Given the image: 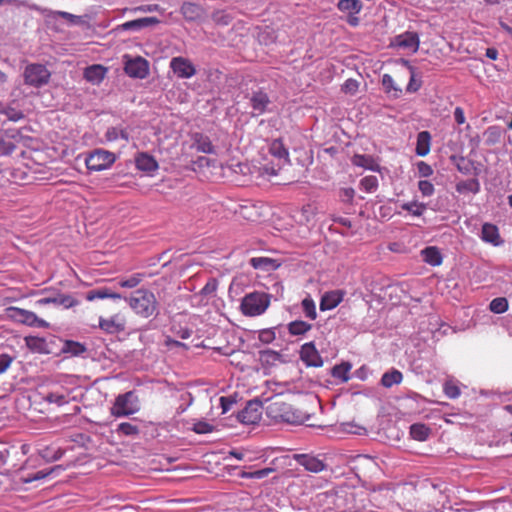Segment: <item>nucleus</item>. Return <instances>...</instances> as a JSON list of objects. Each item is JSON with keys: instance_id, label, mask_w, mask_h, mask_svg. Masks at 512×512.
Wrapping results in <instances>:
<instances>
[{"instance_id": "nucleus-27", "label": "nucleus", "mask_w": 512, "mask_h": 512, "mask_svg": "<svg viewBox=\"0 0 512 512\" xmlns=\"http://www.w3.org/2000/svg\"><path fill=\"white\" fill-rule=\"evenodd\" d=\"M342 301V295L338 291L325 293L320 301V310H332Z\"/></svg>"}, {"instance_id": "nucleus-53", "label": "nucleus", "mask_w": 512, "mask_h": 512, "mask_svg": "<svg viewBox=\"0 0 512 512\" xmlns=\"http://www.w3.org/2000/svg\"><path fill=\"white\" fill-rule=\"evenodd\" d=\"M192 430L197 434H207L213 432L214 427L206 421H198L194 423Z\"/></svg>"}, {"instance_id": "nucleus-60", "label": "nucleus", "mask_w": 512, "mask_h": 512, "mask_svg": "<svg viewBox=\"0 0 512 512\" xmlns=\"http://www.w3.org/2000/svg\"><path fill=\"white\" fill-rule=\"evenodd\" d=\"M279 357H280L279 353L272 351V350L262 351L260 354L261 360L265 361V362H274V361L278 360Z\"/></svg>"}, {"instance_id": "nucleus-34", "label": "nucleus", "mask_w": 512, "mask_h": 512, "mask_svg": "<svg viewBox=\"0 0 512 512\" xmlns=\"http://www.w3.org/2000/svg\"><path fill=\"white\" fill-rule=\"evenodd\" d=\"M431 429L422 423H415L410 426V435L414 440L425 441L428 439Z\"/></svg>"}, {"instance_id": "nucleus-11", "label": "nucleus", "mask_w": 512, "mask_h": 512, "mask_svg": "<svg viewBox=\"0 0 512 512\" xmlns=\"http://www.w3.org/2000/svg\"><path fill=\"white\" fill-rule=\"evenodd\" d=\"M170 68L177 77L182 79L191 78L196 74V68L193 63L188 58L181 56L171 59Z\"/></svg>"}, {"instance_id": "nucleus-31", "label": "nucleus", "mask_w": 512, "mask_h": 512, "mask_svg": "<svg viewBox=\"0 0 512 512\" xmlns=\"http://www.w3.org/2000/svg\"><path fill=\"white\" fill-rule=\"evenodd\" d=\"M403 380V374L397 369H391L385 372L381 378V385L385 388H391L393 385H398Z\"/></svg>"}, {"instance_id": "nucleus-47", "label": "nucleus", "mask_w": 512, "mask_h": 512, "mask_svg": "<svg viewBox=\"0 0 512 512\" xmlns=\"http://www.w3.org/2000/svg\"><path fill=\"white\" fill-rule=\"evenodd\" d=\"M117 432L125 436H136L139 434V428L129 422H122L118 425Z\"/></svg>"}, {"instance_id": "nucleus-32", "label": "nucleus", "mask_w": 512, "mask_h": 512, "mask_svg": "<svg viewBox=\"0 0 512 512\" xmlns=\"http://www.w3.org/2000/svg\"><path fill=\"white\" fill-rule=\"evenodd\" d=\"M269 153L282 162H286L289 155L288 150L280 139H275L271 142Z\"/></svg>"}, {"instance_id": "nucleus-1", "label": "nucleus", "mask_w": 512, "mask_h": 512, "mask_svg": "<svg viewBox=\"0 0 512 512\" xmlns=\"http://www.w3.org/2000/svg\"><path fill=\"white\" fill-rule=\"evenodd\" d=\"M129 307L139 317L147 319L158 314L159 303L148 289H138L126 299Z\"/></svg>"}, {"instance_id": "nucleus-5", "label": "nucleus", "mask_w": 512, "mask_h": 512, "mask_svg": "<svg viewBox=\"0 0 512 512\" xmlns=\"http://www.w3.org/2000/svg\"><path fill=\"white\" fill-rule=\"evenodd\" d=\"M116 161L113 152L104 149H95L85 157V164L90 171H102L110 168Z\"/></svg>"}, {"instance_id": "nucleus-58", "label": "nucleus", "mask_w": 512, "mask_h": 512, "mask_svg": "<svg viewBox=\"0 0 512 512\" xmlns=\"http://www.w3.org/2000/svg\"><path fill=\"white\" fill-rule=\"evenodd\" d=\"M16 149V146L14 143L10 141H6L2 137H0V154L1 155H10L12 154Z\"/></svg>"}, {"instance_id": "nucleus-26", "label": "nucleus", "mask_w": 512, "mask_h": 512, "mask_svg": "<svg viewBox=\"0 0 512 512\" xmlns=\"http://www.w3.org/2000/svg\"><path fill=\"white\" fill-rule=\"evenodd\" d=\"M27 347L35 353L48 354L50 352L48 342L45 338L29 336L25 338Z\"/></svg>"}, {"instance_id": "nucleus-9", "label": "nucleus", "mask_w": 512, "mask_h": 512, "mask_svg": "<svg viewBox=\"0 0 512 512\" xmlns=\"http://www.w3.org/2000/svg\"><path fill=\"white\" fill-rule=\"evenodd\" d=\"M337 8L339 11L347 14L346 22L350 26L356 27L359 25L360 20L357 15L363 8L361 0H339Z\"/></svg>"}, {"instance_id": "nucleus-49", "label": "nucleus", "mask_w": 512, "mask_h": 512, "mask_svg": "<svg viewBox=\"0 0 512 512\" xmlns=\"http://www.w3.org/2000/svg\"><path fill=\"white\" fill-rule=\"evenodd\" d=\"M361 187L366 192H373L378 187V180L375 176H366L360 181Z\"/></svg>"}, {"instance_id": "nucleus-21", "label": "nucleus", "mask_w": 512, "mask_h": 512, "mask_svg": "<svg viewBox=\"0 0 512 512\" xmlns=\"http://www.w3.org/2000/svg\"><path fill=\"white\" fill-rule=\"evenodd\" d=\"M43 399L49 404H54V405L60 407L64 404L69 403L70 393L63 388H60L55 391H50V392L46 393L43 396Z\"/></svg>"}, {"instance_id": "nucleus-13", "label": "nucleus", "mask_w": 512, "mask_h": 512, "mask_svg": "<svg viewBox=\"0 0 512 512\" xmlns=\"http://www.w3.org/2000/svg\"><path fill=\"white\" fill-rule=\"evenodd\" d=\"M243 424H256L261 419V407L257 403L249 402L237 415Z\"/></svg>"}, {"instance_id": "nucleus-33", "label": "nucleus", "mask_w": 512, "mask_h": 512, "mask_svg": "<svg viewBox=\"0 0 512 512\" xmlns=\"http://www.w3.org/2000/svg\"><path fill=\"white\" fill-rule=\"evenodd\" d=\"M400 207L414 217H421L427 210V205L417 200L404 202Z\"/></svg>"}, {"instance_id": "nucleus-23", "label": "nucleus", "mask_w": 512, "mask_h": 512, "mask_svg": "<svg viewBox=\"0 0 512 512\" xmlns=\"http://www.w3.org/2000/svg\"><path fill=\"white\" fill-rule=\"evenodd\" d=\"M193 147L201 153L214 154L215 147L212 144L210 138L201 133H195L193 136Z\"/></svg>"}, {"instance_id": "nucleus-12", "label": "nucleus", "mask_w": 512, "mask_h": 512, "mask_svg": "<svg viewBox=\"0 0 512 512\" xmlns=\"http://www.w3.org/2000/svg\"><path fill=\"white\" fill-rule=\"evenodd\" d=\"M300 358L307 366L320 367L323 365V360L314 342H308L301 346Z\"/></svg>"}, {"instance_id": "nucleus-44", "label": "nucleus", "mask_w": 512, "mask_h": 512, "mask_svg": "<svg viewBox=\"0 0 512 512\" xmlns=\"http://www.w3.org/2000/svg\"><path fill=\"white\" fill-rule=\"evenodd\" d=\"M250 265L255 269H267L274 266V260L268 257H253Z\"/></svg>"}, {"instance_id": "nucleus-48", "label": "nucleus", "mask_w": 512, "mask_h": 512, "mask_svg": "<svg viewBox=\"0 0 512 512\" xmlns=\"http://www.w3.org/2000/svg\"><path fill=\"white\" fill-rule=\"evenodd\" d=\"M404 63L407 65L409 73H410V80H409V83H408L406 89H407L408 92L414 93V92H416V91H418L420 89L421 83L417 82L415 80L414 67L409 65L408 61H404Z\"/></svg>"}, {"instance_id": "nucleus-30", "label": "nucleus", "mask_w": 512, "mask_h": 512, "mask_svg": "<svg viewBox=\"0 0 512 512\" xmlns=\"http://www.w3.org/2000/svg\"><path fill=\"white\" fill-rule=\"evenodd\" d=\"M382 85L386 93L392 94L394 97H399L402 93V82L397 83L394 78L389 74L382 76Z\"/></svg>"}, {"instance_id": "nucleus-50", "label": "nucleus", "mask_w": 512, "mask_h": 512, "mask_svg": "<svg viewBox=\"0 0 512 512\" xmlns=\"http://www.w3.org/2000/svg\"><path fill=\"white\" fill-rule=\"evenodd\" d=\"M105 136L108 141H115L120 137L125 139L126 141L128 140V133L124 130H119L118 128L115 127L109 128Z\"/></svg>"}, {"instance_id": "nucleus-29", "label": "nucleus", "mask_w": 512, "mask_h": 512, "mask_svg": "<svg viewBox=\"0 0 512 512\" xmlns=\"http://www.w3.org/2000/svg\"><path fill=\"white\" fill-rule=\"evenodd\" d=\"M431 135L428 131H421L417 135L416 154L424 157L430 152Z\"/></svg>"}, {"instance_id": "nucleus-4", "label": "nucleus", "mask_w": 512, "mask_h": 512, "mask_svg": "<svg viewBox=\"0 0 512 512\" xmlns=\"http://www.w3.org/2000/svg\"><path fill=\"white\" fill-rule=\"evenodd\" d=\"M270 304L269 295L263 292L247 294L241 302V311L246 316H258L263 314Z\"/></svg>"}, {"instance_id": "nucleus-25", "label": "nucleus", "mask_w": 512, "mask_h": 512, "mask_svg": "<svg viewBox=\"0 0 512 512\" xmlns=\"http://www.w3.org/2000/svg\"><path fill=\"white\" fill-rule=\"evenodd\" d=\"M423 261L431 266H440L443 257L440 250L436 246H428L421 251Z\"/></svg>"}, {"instance_id": "nucleus-2", "label": "nucleus", "mask_w": 512, "mask_h": 512, "mask_svg": "<svg viewBox=\"0 0 512 512\" xmlns=\"http://www.w3.org/2000/svg\"><path fill=\"white\" fill-rule=\"evenodd\" d=\"M266 413L268 417L275 421L290 424H302L309 417L306 412L294 408L291 404L279 398L274 399L267 405Z\"/></svg>"}, {"instance_id": "nucleus-19", "label": "nucleus", "mask_w": 512, "mask_h": 512, "mask_svg": "<svg viewBox=\"0 0 512 512\" xmlns=\"http://www.w3.org/2000/svg\"><path fill=\"white\" fill-rule=\"evenodd\" d=\"M160 21L157 17H143L123 23L120 28L124 31L128 30H141L146 27L159 24Z\"/></svg>"}, {"instance_id": "nucleus-63", "label": "nucleus", "mask_w": 512, "mask_h": 512, "mask_svg": "<svg viewBox=\"0 0 512 512\" xmlns=\"http://www.w3.org/2000/svg\"><path fill=\"white\" fill-rule=\"evenodd\" d=\"M233 404H235V401L231 397H220V405L223 413L229 411Z\"/></svg>"}, {"instance_id": "nucleus-18", "label": "nucleus", "mask_w": 512, "mask_h": 512, "mask_svg": "<svg viewBox=\"0 0 512 512\" xmlns=\"http://www.w3.org/2000/svg\"><path fill=\"white\" fill-rule=\"evenodd\" d=\"M296 459L307 471L318 473L325 469V464L322 460L305 454L297 455Z\"/></svg>"}, {"instance_id": "nucleus-59", "label": "nucleus", "mask_w": 512, "mask_h": 512, "mask_svg": "<svg viewBox=\"0 0 512 512\" xmlns=\"http://www.w3.org/2000/svg\"><path fill=\"white\" fill-rule=\"evenodd\" d=\"M275 339L274 331L270 329L261 330L259 333V340L263 343H271Z\"/></svg>"}, {"instance_id": "nucleus-3", "label": "nucleus", "mask_w": 512, "mask_h": 512, "mask_svg": "<svg viewBox=\"0 0 512 512\" xmlns=\"http://www.w3.org/2000/svg\"><path fill=\"white\" fill-rule=\"evenodd\" d=\"M140 401L135 391L119 394L110 408V414L116 418L127 417L140 411Z\"/></svg>"}, {"instance_id": "nucleus-22", "label": "nucleus", "mask_w": 512, "mask_h": 512, "mask_svg": "<svg viewBox=\"0 0 512 512\" xmlns=\"http://www.w3.org/2000/svg\"><path fill=\"white\" fill-rule=\"evenodd\" d=\"M250 103L253 111H255L257 115H261L265 113L267 106L270 103V99L267 93L263 91H257L252 94Z\"/></svg>"}, {"instance_id": "nucleus-10", "label": "nucleus", "mask_w": 512, "mask_h": 512, "mask_svg": "<svg viewBox=\"0 0 512 512\" xmlns=\"http://www.w3.org/2000/svg\"><path fill=\"white\" fill-rule=\"evenodd\" d=\"M126 317L123 313L118 312L109 318H99V328L107 334H116L125 331Z\"/></svg>"}, {"instance_id": "nucleus-6", "label": "nucleus", "mask_w": 512, "mask_h": 512, "mask_svg": "<svg viewBox=\"0 0 512 512\" xmlns=\"http://www.w3.org/2000/svg\"><path fill=\"white\" fill-rule=\"evenodd\" d=\"M50 76V71L42 64H29L23 73L25 84L36 88L46 85Z\"/></svg>"}, {"instance_id": "nucleus-39", "label": "nucleus", "mask_w": 512, "mask_h": 512, "mask_svg": "<svg viewBox=\"0 0 512 512\" xmlns=\"http://www.w3.org/2000/svg\"><path fill=\"white\" fill-rule=\"evenodd\" d=\"M456 190L459 193H464L466 191H470L474 194L478 193L480 190V185L477 179H470L466 181H461L457 183Z\"/></svg>"}, {"instance_id": "nucleus-54", "label": "nucleus", "mask_w": 512, "mask_h": 512, "mask_svg": "<svg viewBox=\"0 0 512 512\" xmlns=\"http://www.w3.org/2000/svg\"><path fill=\"white\" fill-rule=\"evenodd\" d=\"M218 288V281L215 278H211L207 281L205 286L200 290V294L203 296H209L215 294Z\"/></svg>"}, {"instance_id": "nucleus-16", "label": "nucleus", "mask_w": 512, "mask_h": 512, "mask_svg": "<svg viewBox=\"0 0 512 512\" xmlns=\"http://www.w3.org/2000/svg\"><path fill=\"white\" fill-rule=\"evenodd\" d=\"M181 14L185 18V20L193 22L200 20L204 15V9L201 5L192 3V2H185L181 6Z\"/></svg>"}, {"instance_id": "nucleus-42", "label": "nucleus", "mask_w": 512, "mask_h": 512, "mask_svg": "<svg viewBox=\"0 0 512 512\" xmlns=\"http://www.w3.org/2000/svg\"><path fill=\"white\" fill-rule=\"evenodd\" d=\"M57 469H61V466L58 465L53 468H50L49 470L38 471L31 476L29 475L27 477H22L21 481L23 483H31L33 481L42 480V479L48 477L50 474H52Z\"/></svg>"}, {"instance_id": "nucleus-40", "label": "nucleus", "mask_w": 512, "mask_h": 512, "mask_svg": "<svg viewBox=\"0 0 512 512\" xmlns=\"http://www.w3.org/2000/svg\"><path fill=\"white\" fill-rule=\"evenodd\" d=\"M301 305L303 313L307 318L311 320H315L317 318L315 302L311 297L304 298L301 302Z\"/></svg>"}, {"instance_id": "nucleus-15", "label": "nucleus", "mask_w": 512, "mask_h": 512, "mask_svg": "<svg viewBox=\"0 0 512 512\" xmlns=\"http://www.w3.org/2000/svg\"><path fill=\"white\" fill-rule=\"evenodd\" d=\"M106 73V67L100 64H94L85 68L83 76L88 82L94 85H98L103 81V79L106 76Z\"/></svg>"}, {"instance_id": "nucleus-8", "label": "nucleus", "mask_w": 512, "mask_h": 512, "mask_svg": "<svg viewBox=\"0 0 512 512\" xmlns=\"http://www.w3.org/2000/svg\"><path fill=\"white\" fill-rule=\"evenodd\" d=\"M124 58L126 59L124 71L128 76L138 79H144L148 76L149 62L145 58L141 56L130 58L128 55H125Z\"/></svg>"}, {"instance_id": "nucleus-41", "label": "nucleus", "mask_w": 512, "mask_h": 512, "mask_svg": "<svg viewBox=\"0 0 512 512\" xmlns=\"http://www.w3.org/2000/svg\"><path fill=\"white\" fill-rule=\"evenodd\" d=\"M508 301L505 297L494 298L490 304L489 308L493 313L501 314L508 310Z\"/></svg>"}, {"instance_id": "nucleus-55", "label": "nucleus", "mask_w": 512, "mask_h": 512, "mask_svg": "<svg viewBox=\"0 0 512 512\" xmlns=\"http://www.w3.org/2000/svg\"><path fill=\"white\" fill-rule=\"evenodd\" d=\"M54 15L67 20L70 24H80L83 22L81 16H77L66 11H55Z\"/></svg>"}, {"instance_id": "nucleus-36", "label": "nucleus", "mask_w": 512, "mask_h": 512, "mask_svg": "<svg viewBox=\"0 0 512 512\" xmlns=\"http://www.w3.org/2000/svg\"><path fill=\"white\" fill-rule=\"evenodd\" d=\"M63 451L60 448L53 446H46L39 450V455L46 461L52 462L60 459L63 456Z\"/></svg>"}, {"instance_id": "nucleus-61", "label": "nucleus", "mask_w": 512, "mask_h": 512, "mask_svg": "<svg viewBox=\"0 0 512 512\" xmlns=\"http://www.w3.org/2000/svg\"><path fill=\"white\" fill-rule=\"evenodd\" d=\"M13 358L8 354H0V374H3L11 365Z\"/></svg>"}, {"instance_id": "nucleus-51", "label": "nucleus", "mask_w": 512, "mask_h": 512, "mask_svg": "<svg viewBox=\"0 0 512 512\" xmlns=\"http://www.w3.org/2000/svg\"><path fill=\"white\" fill-rule=\"evenodd\" d=\"M56 304L62 305L65 308H70L77 305L78 301L74 299L71 295L58 294L56 296Z\"/></svg>"}, {"instance_id": "nucleus-56", "label": "nucleus", "mask_w": 512, "mask_h": 512, "mask_svg": "<svg viewBox=\"0 0 512 512\" xmlns=\"http://www.w3.org/2000/svg\"><path fill=\"white\" fill-rule=\"evenodd\" d=\"M358 88L359 82L352 78L347 79L342 85V91L351 95H354L358 91Z\"/></svg>"}, {"instance_id": "nucleus-24", "label": "nucleus", "mask_w": 512, "mask_h": 512, "mask_svg": "<svg viewBox=\"0 0 512 512\" xmlns=\"http://www.w3.org/2000/svg\"><path fill=\"white\" fill-rule=\"evenodd\" d=\"M144 279V273H133L127 276H121L116 278V284L117 286L124 289H133L139 286Z\"/></svg>"}, {"instance_id": "nucleus-14", "label": "nucleus", "mask_w": 512, "mask_h": 512, "mask_svg": "<svg viewBox=\"0 0 512 512\" xmlns=\"http://www.w3.org/2000/svg\"><path fill=\"white\" fill-rule=\"evenodd\" d=\"M481 239L493 246H499L503 243L498 227L491 223H484L482 225Z\"/></svg>"}, {"instance_id": "nucleus-17", "label": "nucleus", "mask_w": 512, "mask_h": 512, "mask_svg": "<svg viewBox=\"0 0 512 512\" xmlns=\"http://www.w3.org/2000/svg\"><path fill=\"white\" fill-rule=\"evenodd\" d=\"M395 44L398 47L410 49L413 52H416L419 48V37L415 32H405L400 34L395 39Z\"/></svg>"}, {"instance_id": "nucleus-28", "label": "nucleus", "mask_w": 512, "mask_h": 512, "mask_svg": "<svg viewBox=\"0 0 512 512\" xmlns=\"http://www.w3.org/2000/svg\"><path fill=\"white\" fill-rule=\"evenodd\" d=\"M85 298L87 301H94L96 299H106V298L120 299L121 295L119 293L111 291L107 287H101L98 289H93V290L88 291L86 293Z\"/></svg>"}, {"instance_id": "nucleus-45", "label": "nucleus", "mask_w": 512, "mask_h": 512, "mask_svg": "<svg viewBox=\"0 0 512 512\" xmlns=\"http://www.w3.org/2000/svg\"><path fill=\"white\" fill-rule=\"evenodd\" d=\"M486 143L488 145L496 144L501 138V131L498 126H490L485 131Z\"/></svg>"}, {"instance_id": "nucleus-20", "label": "nucleus", "mask_w": 512, "mask_h": 512, "mask_svg": "<svg viewBox=\"0 0 512 512\" xmlns=\"http://www.w3.org/2000/svg\"><path fill=\"white\" fill-rule=\"evenodd\" d=\"M135 165L138 170L144 172H154L159 167L155 158L144 152L137 154L135 157Z\"/></svg>"}, {"instance_id": "nucleus-43", "label": "nucleus", "mask_w": 512, "mask_h": 512, "mask_svg": "<svg viewBox=\"0 0 512 512\" xmlns=\"http://www.w3.org/2000/svg\"><path fill=\"white\" fill-rule=\"evenodd\" d=\"M274 471L273 468H264L252 472L242 471L239 476L246 479H262Z\"/></svg>"}, {"instance_id": "nucleus-52", "label": "nucleus", "mask_w": 512, "mask_h": 512, "mask_svg": "<svg viewBox=\"0 0 512 512\" xmlns=\"http://www.w3.org/2000/svg\"><path fill=\"white\" fill-rule=\"evenodd\" d=\"M418 189L423 197H429L434 194V185L428 180H420L418 182Z\"/></svg>"}, {"instance_id": "nucleus-57", "label": "nucleus", "mask_w": 512, "mask_h": 512, "mask_svg": "<svg viewBox=\"0 0 512 512\" xmlns=\"http://www.w3.org/2000/svg\"><path fill=\"white\" fill-rule=\"evenodd\" d=\"M350 370V366L347 365H338V366H335L333 368V371H332V374L334 377L336 378H340L344 381H347L348 380V376H347V373L349 372Z\"/></svg>"}, {"instance_id": "nucleus-7", "label": "nucleus", "mask_w": 512, "mask_h": 512, "mask_svg": "<svg viewBox=\"0 0 512 512\" xmlns=\"http://www.w3.org/2000/svg\"><path fill=\"white\" fill-rule=\"evenodd\" d=\"M8 315L14 320L32 327L47 328L48 322L39 318L34 312L18 307H9Z\"/></svg>"}, {"instance_id": "nucleus-35", "label": "nucleus", "mask_w": 512, "mask_h": 512, "mask_svg": "<svg viewBox=\"0 0 512 512\" xmlns=\"http://www.w3.org/2000/svg\"><path fill=\"white\" fill-rule=\"evenodd\" d=\"M287 328L290 335L300 336L310 331L312 325L302 320H295L290 322Z\"/></svg>"}, {"instance_id": "nucleus-37", "label": "nucleus", "mask_w": 512, "mask_h": 512, "mask_svg": "<svg viewBox=\"0 0 512 512\" xmlns=\"http://www.w3.org/2000/svg\"><path fill=\"white\" fill-rule=\"evenodd\" d=\"M443 392L450 399H456L461 395L458 382L454 379H447L443 384Z\"/></svg>"}, {"instance_id": "nucleus-38", "label": "nucleus", "mask_w": 512, "mask_h": 512, "mask_svg": "<svg viewBox=\"0 0 512 512\" xmlns=\"http://www.w3.org/2000/svg\"><path fill=\"white\" fill-rule=\"evenodd\" d=\"M85 351L86 347L82 343L71 340L65 341L62 347V352L70 354L71 356H79Z\"/></svg>"}, {"instance_id": "nucleus-62", "label": "nucleus", "mask_w": 512, "mask_h": 512, "mask_svg": "<svg viewBox=\"0 0 512 512\" xmlns=\"http://www.w3.org/2000/svg\"><path fill=\"white\" fill-rule=\"evenodd\" d=\"M418 171L422 177H428L433 174V170L430 165L421 161L418 163Z\"/></svg>"}, {"instance_id": "nucleus-46", "label": "nucleus", "mask_w": 512, "mask_h": 512, "mask_svg": "<svg viewBox=\"0 0 512 512\" xmlns=\"http://www.w3.org/2000/svg\"><path fill=\"white\" fill-rule=\"evenodd\" d=\"M0 113L5 115L10 121L13 122H17L24 118L23 112L12 107H3L0 105Z\"/></svg>"}, {"instance_id": "nucleus-64", "label": "nucleus", "mask_w": 512, "mask_h": 512, "mask_svg": "<svg viewBox=\"0 0 512 512\" xmlns=\"http://www.w3.org/2000/svg\"><path fill=\"white\" fill-rule=\"evenodd\" d=\"M369 162H371V159L363 155H355L353 158V163L357 166L370 168V166L368 165Z\"/></svg>"}]
</instances>
